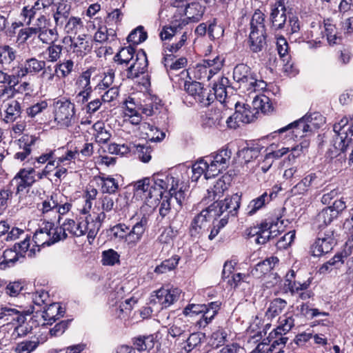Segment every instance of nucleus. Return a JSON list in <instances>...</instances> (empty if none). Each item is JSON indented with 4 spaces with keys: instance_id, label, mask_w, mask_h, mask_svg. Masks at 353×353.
Returning a JSON list of instances; mask_svg holds the SVG:
<instances>
[{
    "instance_id": "nucleus-1",
    "label": "nucleus",
    "mask_w": 353,
    "mask_h": 353,
    "mask_svg": "<svg viewBox=\"0 0 353 353\" xmlns=\"http://www.w3.org/2000/svg\"><path fill=\"white\" fill-rule=\"evenodd\" d=\"M57 227V234L56 239L63 241L67 239V232L73 236H81L88 234V240L91 244L97 234L100 225L97 222L88 215L85 217H80L77 221L71 219H66L63 223H59Z\"/></svg>"
},
{
    "instance_id": "nucleus-2",
    "label": "nucleus",
    "mask_w": 353,
    "mask_h": 353,
    "mask_svg": "<svg viewBox=\"0 0 353 353\" xmlns=\"http://www.w3.org/2000/svg\"><path fill=\"white\" fill-rule=\"evenodd\" d=\"M233 79L238 88L249 93L264 90L267 83L257 78L256 74L246 64H237L233 70Z\"/></svg>"
},
{
    "instance_id": "nucleus-3",
    "label": "nucleus",
    "mask_w": 353,
    "mask_h": 353,
    "mask_svg": "<svg viewBox=\"0 0 353 353\" xmlns=\"http://www.w3.org/2000/svg\"><path fill=\"white\" fill-rule=\"evenodd\" d=\"M335 133L333 137V146L336 150L344 152L347 147L353 144V123H349L348 119L343 117L333 126Z\"/></svg>"
},
{
    "instance_id": "nucleus-4",
    "label": "nucleus",
    "mask_w": 353,
    "mask_h": 353,
    "mask_svg": "<svg viewBox=\"0 0 353 353\" xmlns=\"http://www.w3.org/2000/svg\"><path fill=\"white\" fill-rule=\"evenodd\" d=\"M54 120L61 127H69L75 123V105L62 98L54 103Z\"/></svg>"
},
{
    "instance_id": "nucleus-5",
    "label": "nucleus",
    "mask_w": 353,
    "mask_h": 353,
    "mask_svg": "<svg viewBox=\"0 0 353 353\" xmlns=\"http://www.w3.org/2000/svg\"><path fill=\"white\" fill-rule=\"evenodd\" d=\"M308 117H303L301 119L274 131V133H278L281 138L285 139H297L306 137L312 134L311 128L312 124L308 125L305 120Z\"/></svg>"
},
{
    "instance_id": "nucleus-6",
    "label": "nucleus",
    "mask_w": 353,
    "mask_h": 353,
    "mask_svg": "<svg viewBox=\"0 0 353 353\" xmlns=\"http://www.w3.org/2000/svg\"><path fill=\"white\" fill-rule=\"evenodd\" d=\"M232 151L228 147L219 150L216 154L205 157L210 165V173L213 172L214 176L225 170L230 164Z\"/></svg>"
},
{
    "instance_id": "nucleus-7",
    "label": "nucleus",
    "mask_w": 353,
    "mask_h": 353,
    "mask_svg": "<svg viewBox=\"0 0 353 353\" xmlns=\"http://www.w3.org/2000/svg\"><path fill=\"white\" fill-rule=\"evenodd\" d=\"M180 290L177 288L168 290L163 288L154 291L151 295L150 303L159 305L161 309L167 308L179 299Z\"/></svg>"
},
{
    "instance_id": "nucleus-8",
    "label": "nucleus",
    "mask_w": 353,
    "mask_h": 353,
    "mask_svg": "<svg viewBox=\"0 0 353 353\" xmlns=\"http://www.w3.org/2000/svg\"><path fill=\"white\" fill-rule=\"evenodd\" d=\"M30 313L29 310H25L22 306L3 305L0 307V320L12 323L14 322L23 323Z\"/></svg>"
},
{
    "instance_id": "nucleus-9",
    "label": "nucleus",
    "mask_w": 353,
    "mask_h": 353,
    "mask_svg": "<svg viewBox=\"0 0 353 353\" xmlns=\"http://www.w3.org/2000/svg\"><path fill=\"white\" fill-rule=\"evenodd\" d=\"M223 63L224 59L219 55L203 59L196 67L198 71L201 73L199 78H206L210 80L222 68Z\"/></svg>"
},
{
    "instance_id": "nucleus-10",
    "label": "nucleus",
    "mask_w": 353,
    "mask_h": 353,
    "mask_svg": "<svg viewBox=\"0 0 353 353\" xmlns=\"http://www.w3.org/2000/svg\"><path fill=\"white\" fill-rule=\"evenodd\" d=\"M287 14H290L285 0H278L272 6L270 13L271 28L274 30H283L285 27Z\"/></svg>"
},
{
    "instance_id": "nucleus-11",
    "label": "nucleus",
    "mask_w": 353,
    "mask_h": 353,
    "mask_svg": "<svg viewBox=\"0 0 353 353\" xmlns=\"http://www.w3.org/2000/svg\"><path fill=\"white\" fill-rule=\"evenodd\" d=\"M230 83L228 78L221 77L211 88L212 95L216 97L215 100L219 101L225 108L228 109L231 108V103L235 101L228 94L227 88L230 87Z\"/></svg>"
},
{
    "instance_id": "nucleus-12",
    "label": "nucleus",
    "mask_w": 353,
    "mask_h": 353,
    "mask_svg": "<svg viewBox=\"0 0 353 353\" xmlns=\"http://www.w3.org/2000/svg\"><path fill=\"white\" fill-rule=\"evenodd\" d=\"M35 181V170L34 168L28 170L24 168L19 170L10 183L12 187H16V193L19 194L31 187Z\"/></svg>"
},
{
    "instance_id": "nucleus-13",
    "label": "nucleus",
    "mask_w": 353,
    "mask_h": 353,
    "mask_svg": "<svg viewBox=\"0 0 353 353\" xmlns=\"http://www.w3.org/2000/svg\"><path fill=\"white\" fill-rule=\"evenodd\" d=\"M148 62L145 52L143 50H139L132 61V63L128 68L126 77L134 79L144 74L148 69Z\"/></svg>"
},
{
    "instance_id": "nucleus-14",
    "label": "nucleus",
    "mask_w": 353,
    "mask_h": 353,
    "mask_svg": "<svg viewBox=\"0 0 353 353\" xmlns=\"http://www.w3.org/2000/svg\"><path fill=\"white\" fill-rule=\"evenodd\" d=\"M212 218L207 208L201 210L192 219L189 233L192 237H198L205 230L208 222Z\"/></svg>"
},
{
    "instance_id": "nucleus-15",
    "label": "nucleus",
    "mask_w": 353,
    "mask_h": 353,
    "mask_svg": "<svg viewBox=\"0 0 353 353\" xmlns=\"http://www.w3.org/2000/svg\"><path fill=\"white\" fill-rule=\"evenodd\" d=\"M149 217L146 214L142 216L134 224L132 229L129 228L128 235V244L136 245L141 241L148 226Z\"/></svg>"
},
{
    "instance_id": "nucleus-16",
    "label": "nucleus",
    "mask_w": 353,
    "mask_h": 353,
    "mask_svg": "<svg viewBox=\"0 0 353 353\" xmlns=\"http://www.w3.org/2000/svg\"><path fill=\"white\" fill-rule=\"evenodd\" d=\"M70 47L77 57H83L90 52L92 46L90 37L87 34L79 35L71 39Z\"/></svg>"
},
{
    "instance_id": "nucleus-17",
    "label": "nucleus",
    "mask_w": 353,
    "mask_h": 353,
    "mask_svg": "<svg viewBox=\"0 0 353 353\" xmlns=\"http://www.w3.org/2000/svg\"><path fill=\"white\" fill-rule=\"evenodd\" d=\"M231 181V177L229 175H223L219 179L213 187L208 190V199L210 201L219 199L223 196L224 192L228 190Z\"/></svg>"
},
{
    "instance_id": "nucleus-18",
    "label": "nucleus",
    "mask_w": 353,
    "mask_h": 353,
    "mask_svg": "<svg viewBox=\"0 0 353 353\" xmlns=\"http://www.w3.org/2000/svg\"><path fill=\"white\" fill-rule=\"evenodd\" d=\"M266 37L267 32L250 31L248 41L250 51L258 53L265 49L267 46Z\"/></svg>"
},
{
    "instance_id": "nucleus-19",
    "label": "nucleus",
    "mask_w": 353,
    "mask_h": 353,
    "mask_svg": "<svg viewBox=\"0 0 353 353\" xmlns=\"http://www.w3.org/2000/svg\"><path fill=\"white\" fill-rule=\"evenodd\" d=\"M36 139L28 134L23 135L18 141V145L21 150L14 154V159L24 161L31 153V146L34 143Z\"/></svg>"
},
{
    "instance_id": "nucleus-20",
    "label": "nucleus",
    "mask_w": 353,
    "mask_h": 353,
    "mask_svg": "<svg viewBox=\"0 0 353 353\" xmlns=\"http://www.w3.org/2000/svg\"><path fill=\"white\" fill-rule=\"evenodd\" d=\"M64 199L63 195L57 193H52L50 197H48L42 202V214L46 219H50V214L55 215V210L59 206L60 202Z\"/></svg>"
},
{
    "instance_id": "nucleus-21",
    "label": "nucleus",
    "mask_w": 353,
    "mask_h": 353,
    "mask_svg": "<svg viewBox=\"0 0 353 353\" xmlns=\"http://www.w3.org/2000/svg\"><path fill=\"white\" fill-rule=\"evenodd\" d=\"M235 108L234 119H238L239 121L245 123H249L254 121V114L250 110V107L248 104H240L239 102H232L231 103V108Z\"/></svg>"
},
{
    "instance_id": "nucleus-22",
    "label": "nucleus",
    "mask_w": 353,
    "mask_h": 353,
    "mask_svg": "<svg viewBox=\"0 0 353 353\" xmlns=\"http://www.w3.org/2000/svg\"><path fill=\"white\" fill-rule=\"evenodd\" d=\"M191 172L190 178L192 181H197L203 174H205L206 179L215 176L213 172L212 174L210 173V165L206 161L205 157L192 165Z\"/></svg>"
},
{
    "instance_id": "nucleus-23",
    "label": "nucleus",
    "mask_w": 353,
    "mask_h": 353,
    "mask_svg": "<svg viewBox=\"0 0 353 353\" xmlns=\"http://www.w3.org/2000/svg\"><path fill=\"white\" fill-rule=\"evenodd\" d=\"M272 195V193L268 194L266 192H265L261 195L251 200L247 207L246 214L248 216H252L257 211L263 208L268 203L271 201Z\"/></svg>"
},
{
    "instance_id": "nucleus-24",
    "label": "nucleus",
    "mask_w": 353,
    "mask_h": 353,
    "mask_svg": "<svg viewBox=\"0 0 353 353\" xmlns=\"http://www.w3.org/2000/svg\"><path fill=\"white\" fill-rule=\"evenodd\" d=\"M336 245L332 241L317 237L311 245L310 252L314 256H321L331 252Z\"/></svg>"
},
{
    "instance_id": "nucleus-25",
    "label": "nucleus",
    "mask_w": 353,
    "mask_h": 353,
    "mask_svg": "<svg viewBox=\"0 0 353 353\" xmlns=\"http://www.w3.org/2000/svg\"><path fill=\"white\" fill-rule=\"evenodd\" d=\"M65 313V310L59 303H53L50 304L48 307L43 311L42 317L47 324H52L56 320L63 316Z\"/></svg>"
},
{
    "instance_id": "nucleus-26",
    "label": "nucleus",
    "mask_w": 353,
    "mask_h": 353,
    "mask_svg": "<svg viewBox=\"0 0 353 353\" xmlns=\"http://www.w3.org/2000/svg\"><path fill=\"white\" fill-rule=\"evenodd\" d=\"M41 0H37L34 2L33 6H24L21 12V16L23 18V22L26 26L32 24V20L35 17L37 11L45 8L46 7Z\"/></svg>"
},
{
    "instance_id": "nucleus-27",
    "label": "nucleus",
    "mask_w": 353,
    "mask_h": 353,
    "mask_svg": "<svg viewBox=\"0 0 353 353\" xmlns=\"http://www.w3.org/2000/svg\"><path fill=\"white\" fill-rule=\"evenodd\" d=\"M156 343V337L153 334L139 336L132 339L134 349L139 352L150 351Z\"/></svg>"
},
{
    "instance_id": "nucleus-28",
    "label": "nucleus",
    "mask_w": 353,
    "mask_h": 353,
    "mask_svg": "<svg viewBox=\"0 0 353 353\" xmlns=\"http://www.w3.org/2000/svg\"><path fill=\"white\" fill-rule=\"evenodd\" d=\"M336 218L331 208L326 207L316 215L314 224L318 229H325Z\"/></svg>"
},
{
    "instance_id": "nucleus-29",
    "label": "nucleus",
    "mask_w": 353,
    "mask_h": 353,
    "mask_svg": "<svg viewBox=\"0 0 353 353\" xmlns=\"http://www.w3.org/2000/svg\"><path fill=\"white\" fill-rule=\"evenodd\" d=\"M278 263L279 259L276 256H270L258 263L252 270V273L257 276L265 274L270 272Z\"/></svg>"
},
{
    "instance_id": "nucleus-30",
    "label": "nucleus",
    "mask_w": 353,
    "mask_h": 353,
    "mask_svg": "<svg viewBox=\"0 0 353 353\" xmlns=\"http://www.w3.org/2000/svg\"><path fill=\"white\" fill-rule=\"evenodd\" d=\"M17 57V51L8 45L0 46V65L6 69Z\"/></svg>"
},
{
    "instance_id": "nucleus-31",
    "label": "nucleus",
    "mask_w": 353,
    "mask_h": 353,
    "mask_svg": "<svg viewBox=\"0 0 353 353\" xmlns=\"http://www.w3.org/2000/svg\"><path fill=\"white\" fill-rule=\"evenodd\" d=\"M135 49L131 45L122 48L114 57V60L119 64H129L134 61L136 54Z\"/></svg>"
},
{
    "instance_id": "nucleus-32",
    "label": "nucleus",
    "mask_w": 353,
    "mask_h": 353,
    "mask_svg": "<svg viewBox=\"0 0 353 353\" xmlns=\"http://www.w3.org/2000/svg\"><path fill=\"white\" fill-rule=\"evenodd\" d=\"M19 260V254L16 250L12 249L6 250L0 254V269L5 270L7 268L12 267Z\"/></svg>"
},
{
    "instance_id": "nucleus-33",
    "label": "nucleus",
    "mask_w": 353,
    "mask_h": 353,
    "mask_svg": "<svg viewBox=\"0 0 353 353\" xmlns=\"http://www.w3.org/2000/svg\"><path fill=\"white\" fill-rule=\"evenodd\" d=\"M265 17V14L260 10H256L250 23V31L266 32Z\"/></svg>"
},
{
    "instance_id": "nucleus-34",
    "label": "nucleus",
    "mask_w": 353,
    "mask_h": 353,
    "mask_svg": "<svg viewBox=\"0 0 353 353\" xmlns=\"http://www.w3.org/2000/svg\"><path fill=\"white\" fill-rule=\"evenodd\" d=\"M301 180L308 191L310 190L319 188L323 183V176L320 172H310Z\"/></svg>"
},
{
    "instance_id": "nucleus-35",
    "label": "nucleus",
    "mask_w": 353,
    "mask_h": 353,
    "mask_svg": "<svg viewBox=\"0 0 353 353\" xmlns=\"http://www.w3.org/2000/svg\"><path fill=\"white\" fill-rule=\"evenodd\" d=\"M28 74L35 75L41 72L46 65L45 61L38 60L34 57L29 58L22 63Z\"/></svg>"
},
{
    "instance_id": "nucleus-36",
    "label": "nucleus",
    "mask_w": 353,
    "mask_h": 353,
    "mask_svg": "<svg viewBox=\"0 0 353 353\" xmlns=\"http://www.w3.org/2000/svg\"><path fill=\"white\" fill-rule=\"evenodd\" d=\"M254 110H261L263 113H269L273 110V106L269 97L265 95L256 96L252 101Z\"/></svg>"
},
{
    "instance_id": "nucleus-37",
    "label": "nucleus",
    "mask_w": 353,
    "mask_h": 353,
    "mask_svg": "<svg viewBox=\"0 0 353 353\" xmlns=\"http://www.w3.org/2000/svg\"><path fill=\"white\" fill-rule=\"evenodd\" d=\"M54 232L51 237H49L50 234H45L42 232V230H37L33 236V241L36 243L37 246H44V245H51L55 243L60 241V240H57L56 234H57V228Z\"/></svg>"
},
{
    "instance_id": "nucleus-38",
    "label": "nucleus",
    "mask_w": 353,
    "mask_h": 353,
    "mask_svg": "<svg viewBox=\"0 0 353 353\" xmlns=\"http://www.w3.org/2000/svg\"><path fill=\"white\" fill-rule=\"evenodd\" d=\"M287 306V301L281 298L273 299L266 312L268 318L273 319L279 315Z\"/></svg>"
},
{
    "instance_id": "nucleus-39",
    "label": "nucleus",
    "mask_w": 353,
    "mask_h": 353,
    "mask_svg": "<svg viewBox=\"0 0 353 353\" xmlns=\"http://www.w3.org/2000/svg\"><path fill=\"white\" fill-rule=\"evenodd\" d=\"M184 26L183 22L176 21L169 26H164L159 34L161 39L162 41L170 40L172 37L180 32Z\"/></svg>"
},
{
    "instance_id": "nucleus-40",
    "label": "nucleus",
    "mask_w": 353,
    "mask_h": 353,
    "mask_svg": "<svg viewBox=\"0 0 353 353\" xmlns=\"http://www.w3.org/2000/svg\"><path fill=\"white\" fill-rule=\"evenodd\" d=\"M152 183V179L148 177L137 181L134 185V194L146 201V194L148 193Z\"/></svg>"
},
{
    "instance_id": "nucleus-41",
    "label": "nucleus",
    "mask_w": 353,
    "mask_h": 353,
    "mask_svg": "<svg viewBox=\"0 0 353 353\" xmlns=\"http://www.w3.org/2000/svg\"><path fill=\"white\" fill-rule=\"evenodd\" d=\"M202 83L198 81H185L184 90L191 97H192L196 102L199 100H204L203 98H201V93L203 89Z\"/></svg>"
},
{
    "instance_id": "nucleus-42",
    "label": "nucleus",
    "mask_w": 353,
    "mask_h": 353,
    "mask_svg": "<svg viewBox=\"0 0 353 353\" xmlns=\"http://www.w3.org/2000/svg\"><path fill=\"white\" fill-rule=\"evenodd\" d=\"M39 340L38 337L33 336L30 340H24L16 345L17 353H31L39 346Z\"/></svg>"
},
{
    "instance_id": "nucleus-43",
    "label": "nucleus",
    "mask_w": 353,
    "mask_h": 353,
    "mask_svg": "<svg viewBox=\"0 0 353 353\" xmlns=\"http://www.w3.org/2000/svg\"><path fill=\"white\" fill-rule=\"evenodd\" d=\"M204 13V8L197 2H192L185 8V14L192 21H198Z\"/></svg>"
},
{
    "instance_id": "nucleus-44",
    "label": "nucleus",
    "mask_w": 353,
    "mask_h": 353,
    "mask_svg": "<svg viewBox=\"0 0 353 353\" xmlns=\"http://www.w3.org/2000/svg\"><path fill=\"white\" fill-rule=\"evenodd\" d=\"M154 183L158 184L161 188H163L165 192L168 190L166 195H169L172 192L174 193V191L178 188L179 180L172 176H165V179H157V182Z\"/></svg>"
},
{
    "instance_id": "nucleus-45",
    "label": "nucleus",
    "mask_w": 353,
    "mask_h": 353,
    "mask_svg": "<svg viewBox=\"0 0 353 353\" xmlns=\"http://www.w3.org/2000/svg\"><path fill=\"white\" fill-rule=\"evenodd\" d=\"M294 325V320L292 315L288 316V314L279 318V325L274 330V334H281L283 332L286 334Z\"/></svg>"
},
{
    "instance_id": "nucleus-46",
    "label": "nucleus",
    "mask_w": 353,
    "mask_h": 353,
    "mask_svg": "<svg viewBox=\"0 0 353 353\" xmlns=\"http://www.w3.org/2000/svg\"><path fill=\"white\" fill-rule=\"evenodd\" d=\"M265 222L262 221L257 227H255L252 231L254 232L253 235L256 236L255 241L258 244H265L270 241V228H264Z\"/></svg>"
},
{
    "instance_id": "nucleus-47",
    "label": "nucleus",
    "mask_w": 353,
    "mask_h": 353,
    "mask_svg": "<svg viewBox=\"0 0 353 353\" xmlns=\"http://www.w3.org/2000/svg\"><path fill=\"white\" fill-rule=\"evenodd\" d=\"M70 6L66 3H59L57 12L54 14V19L57 25H63L69 17Z\"/></svg>"
},
{
    "instance_id": "nucleus-48",
    "label": "nucleus",
    "mask_w": 353,
    "mask_h": 353,
    "mask_svg": "<svg viewBox=\"0 0 353 353\" xmlns=\"http://www.w3.org/2000/svg\"><path fill=\"white\" fill-rule=\"evenodd\" d=\"M93 128L96 132L94 134L96 142L101 144L107 143L111 137V133L105 128L104 124L97 122L94 124Z\"/></svg>"
},
{
    "instance_id": "nucleus-49",
    "label": "nucleus",
    "mask_w": 353,
    "mask_h": 353,
    "mask_svg": "<svg viewBox=\"0 0 353 353\" xmlns=\"http://www.w3.org/2000/svg\"><path fill=\"white\" fill-rule=\"evenodd\" d=\"M74 69V62L71 59L58 62L54 65V72L57 76L65 78L68 77Z\"/></svg>"
},
{
    "instance_id": "nucleus-50",
    "label": "nucleus",
    "mask_w": 353,
    "mask_h": 353,
    "mask_svg": "<svg viewBox=\"0 0 353 353\" xmlns=\"http://www.w3.org/2000/svg\"><path fill=\"white\" fill-rule=\"evenodd\" d=\"M241 195L238 193L232 194L230 197H226L223 201L225 208H228V214L235 216L241 205Z\"/></svg>"
},
{
    "instance_id": "nucleus-51",
    "label": "nucleus",
    "mask_w": 353,
    "mask_h": 353,
    "mask_svg": "<svg viewBox=\"0 0 353 353\" xmlns=\"http://www.w3.org/2000/svg\"><path fill=\"white\" fill-rule=\"evenodd\" d=\"M134 148V152L141 161L148 163L151 160L153 150L148 143L135 145Z\"/></svg>"
},
{
    "instance_id": "nucleus-52",
    "label": "nucleus",
    "mask_w": 353,
    "mask_h": 353,
    "mask_svg": "<svg viewBox=\"0 0 353 353\" xmlns=\"http://www.w3.org/2000/svg\"><path fill=\"white\" fill-rule=\"evenodd\" d=\"M6 122H13L21 116V104L17 101H12L10 103L6 110Z\"/></svg>"
},
{
    "instance_id": "nucleus-53",
    "label": "nucleus",
    "mask_w": 353,
    "mask_h": 353,
    "mask_svg": "<svg viewBox=\"0 0 353 353\" xmlns=\"http://www.w3.org/2000/svg\"><path fill=\"white\" fill-rule=\"evenodd\" d=\"M180 257L174 255L170 259L164 260L159 265L154 269V272L157 274H163L174 270L179 263Z\"/></svg>"
},
{
    "instance_id": "nucleus-54",
    "label": "nucleus",
    "mask_w": 353,
    "mask_h": 353,
    "mask_svg": "<svg viewBox=\"0 0 353 353\" xmlns=\"http://www.w3.org/2000/svg\"><path fill=\"white\" fill-rule=\"evenodd\" d=\"M188 325L181 318L174 321L172 325L168 329V334L173 338L182 336L187 330Z\"/></svg>"
},
{
    "instance_id": "nucleus-55",
    "label": "nucleus",
    "mask_w": 353,
    "mask_h": 353,
    "mask_svg": "<svg viewBox=\"0 0 353 353\" xmlns=\"http://www.w3.org/2000/svg\"><path fill=\"white\" fill-rule=\"evenodd\" d=\"M13 189L10 183L5 186L0 187V209H5L10 203L12 195Z\"/></svg>"
},
{
    "instance_id": "nucleus-56",
    "label": "nucleus",
    "mask_w": 353,
    "mask_h": 353,
    "mask_svg": "<svg viewBox=\"0 0 353 353\" xmlns=\"http://www.w3.org/2000/svg\"><path fill=\"white\" fill-rule=\"evenodd\" d=\"M207 210L212 217L215 219L223 215L224 212H227V214L229 212V209L228 208H225L223 200L214 201L207 208Z\"/></svg>"
},
{
    "instance_id": "nucleus-57",
    "label": "nucleus",
    "mask_w": 353,
    "mask_h": 353,
    "mask_svg": "<svg viewBox=\"0 0 353 353\" xmlns=\"http://www.w3.org/2000/svg\"><path fill=\"white\" fill-rule=\"evenodd\" d=\"M224 28L221 24L217 23L216 19L209 21L208 36L211 40L218 39L223 36Z\"/></svg>"
},
{
    "instance_id": "nucleus-58",
    "label": "nucleus",
    "mask_w": 353,
    "mask_h": 353,
    "mask_svg": "<svg viewBox=\"0 0 353 353\" xmlns=\"http://www.w3.org/2000/svg\"><path fill=\"white\" fill-rule=\"evenodd\" d=\"M147 39V33L141 26L132 30L127 37V41L134 45H138Z\"/></svg>"
},
{
    "instance_id": "nucleus-59",
    "label": "nucleus",
    "mask_w": 353,
    "mask_h": 353,
    "mask_svg": "<svg viewBox=\"0 0 353 353\" xmlns=\"http://www.w3.org/2000/svg\"><path fill=\"white\" fill-rule=\"evenodd\" d=\"M62 50L63 46L52 42L46 50V53L48 54L47 61L57 62L61 57Z\"/></svg>"
},
{
    "instance_id": "nucleus-60",
    "label": "nucleus",
    "mask_w": 353,
    "mask_h": 353,
    "mask_svg": "<svg viewBox=\"0 0 353 353\" xmlns=\"http://www.w3.org/2000/svg\"><path fill=\"white\" fill-rule=\"evenodd\" d=\"M119 258V254L115 250L109 249L102 252L101 262L103 265L112 266L120 263Z\"/></svg>"
},
{
    "instance_id": "nucleus-61",
    "label": "nucleus",
    "mask_w": 353,
    "mask_h": 353,
    "mask_svg": "<svg viewBox=\"0 0 353 353\" xmlns=\"http://www.w3.org/2000/svg\"><path fill=\"white\" fill-rule=\"evenodd\" d=\"M102 181L101 190L103 193L114 194L118 189L119 185L116 180L110 176L101 177Z\"/></svg>"
},
{
    "instance_id": "nucleus-62",
    "label": "nucleus",
    "mask_w": 353,
    "mask_h": 353,
    "mask_svg": "<svg viewBox=\"0 0 353 353\" xmlns=\"http://www.w3.org/2000/svg\"><path fill=\"white\" fill-rule=\"evenodd\" d=\"M23 283L21 281H10L6 284L4 292L10 296L16 297L23 290Z\"/></svg>"
},
{
    "instance_id": "nucleus-63",
    "label": "nucleus",
    "mask_w": 353,
    "mask_h": 353,
    "mask_svg": "<svg viewBox=\"0 0 353 353\" xmlns=\"http://www.w3.org/2000/svg\"><path fill=\"white\" fill-rule=\"evenodd\" d=\"M47 108V101L46 100H41L27 108L26 110V112L29 117L34 118L37 115L46 110Z\"/></svg>"
},
{
    "instance_id": "nucleus-64",
    "label": "nucleus",
    "mask_w": 353,
    "mask_h": 353,
    "mask_svg": "<svg viewBox=\"0 0 353 353\" xmlns=\"http://www.w3.org/2000/svg\"><path fill=\"white\" fill-rule=\"evenodd\" d=\"M91 72L89 70L83 72L79 77L77 84L81 89L80 91L92 92L90 85Z\"/></svg>"
}]
</instances>
